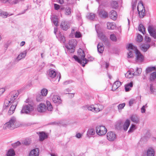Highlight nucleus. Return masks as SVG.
Listing matches in <instances>:
<instances>
[{
  "label": "nucleus",
  "instance_id": "obj_34",
  "mask_svg": "<svg viewBox=\"0 0 156 156\" xmlns=\"http://www.w3.org/2000/svg\"><path fill=\"white\" fill-rule=\"evenodd\" d=\"M98 36L100 39L103 41L105 42L107 40L106 37L102 33L98 34Z\"/></svg>",
  "mask_w": 156,
  "mask_h": 156
},
{
  "label": "nucleus",
  "instance_id": "obj_54",
  "mask_svg": "<svg viewBox=\"0 0 156 156\" xmlns=\"http://www.w3.org/2000/svg\"><path fill=\"white\" fill-rule=\"evenodd\" d=\"M10 105H11V102H10L9 101L5 100L4 101V105L6 107H7L10 105Z\"/></svg>",
  "mask_w": 156,
  "mask_h": 156
},
{
  "label": "nucleus",
  "instance_id": "obj_49",
  "mask_svg": "<svg viewBox=\"0 0 156 156\" xmlns=\"http://www.w3.org/2000/svg\"><path fill=\"white\" fill-rule=\"evenodd\" d=\"M24 0H14L9 2V3L11 5L15 4L18 3L20 1L23 2Z\"/></svg>",
  "mask_w": 156,
  "mask_h": 156
},
{
  "label": "nucleus",
  "instance_id": "obj_17",
  "mask_svg": "<svg viewBox=\"0 0 156 156\" xmlns=\"http://www.w3.org/2000/svg\"><path fill=\"white\" fill-rule=\"evenodd\" d=\"M60 26L62 29L65 30H67L69 27V23L65 21L62 22Z\"/></svg>",
  "mask_w": 156,
  "mask_h": 156
},
{
  "label": "nucleus",
  "instance_id": "obj_42",
  "mask_svg": "<svg viewBox=\"0 0 156 156\" xmlns=\"http://www.w3.org/2000/svg\"><path fill=\"white\" fill-rule=\"evenodd\" d=\"M142 72V69L141 68H137L136 72L134 73V76H139Z\"/></svg>",
  "mask_w": 156,
  "mask_h": 156
},
{
  "label": "nucleus",
  "instance_id": "obj_27",
  "mask_svg": "<svg viewBox=\"0 0 156 156\" xmlns=\"http://www.w3.org/2000/svg\"><path fill=\"white\" fill-rule=\"evenodd\" d=\"M133 86V83L132 82L127 83L125 86V91L126 92L128 91L131 90V88Z\"/></svg>",
  "mask_w": 156,
  "mask_h": 156
},
{
  "label": "nucleus",
  "instance_id": "obj_32",
  "mask_svg": "<svg viewBox=\"0 0 156 156\" xmlns=\"http://www.w3.org/2000/svg\"><path fill=\"white\" fill-rule=\"evenodd\" d=\"M138 30L143 34L145 33V28L142 24H140L139 25L138 27Z\"/></svg>",
  "mask_w": 156,
  "mask_h": 156
},
{
  "label": "nucleus",
  "instance_id": "obj_21",
  "mask_svg": "<svg viewBox=\"0 0 156 156\" xmlns=\"http://www.w3.org/2000/svg\"><path fill=\"white\" fill-rule=\"evenodd\" d=\"M150 47V45L147 44H143L140 46L141 50L144 52H146Z\"/></svg>",
  "mask_w": 156,
  "mask_h": 156
},
{
  "label": "nucleus",
  "instance_id": "obj_26",
  "mask_svg": "<svg viewBox=\"0 0 156 156\" xmlns=\"http://www.w3.org/2000/svg\"><path fill=\"white\" fill-rule=\"evenodd\" d=\"M130 125V122L129 120H126L123 125V129L125 131H126Z\"/></svg>",
  "mask_w": 156,
  "mask_h": 156
},
{
  "label": "nucleus",
  "instance_id": "obj_38",
  "mask_svg": "<svg viewBox=\"0 0 156 156\" xmlns=\"http://www.w3.org/2000/svg\"><path fill=\"white\" fill-rule=\"evenodd\" d=\"M153 85V84L151 83L150 84V92L151 94H155L156 93V89L154 88Z\"/></svg>",
  "mask_w": 156,
  "mask_h": 156
},
{
  "label": "nucleus",
  "instance_id": "obj_36",
  "mask_svg": "<svg viewBox=\"0 0 156 156\" xmlns=\"http://www.w3.org/2000/svg\"><path fill=\"white\" fill-rule=\"evenodd\" d=\"M134 76V73H131V72L130 71H128L125 74L126 77L128 78H130L133 77Z\"/></svg>",
  "mask_w": 156,
  "mask_h": 156
},
{
  "label": "nucleus",
  "instance_id": "obj_61",
  "mask_svg": "<svg viewBox=\"0 0 156 156\" xmlns=\"http://www.w3.org/2000/svg\"><path fill=\"white\" fill-rule=\"evenodd\" d=\"M135 102V100L134 99H131L130 100L129 102V105L130 106H131L133 103Z\"/></svg>",
  "mask_w": 156,
  "mask_h": 156
},
{
  "label": "nucleus",
  "instance_id": "obj_11",
  "mask_svg": "<svg viewBox=\"0 0 156 156\" xmlns=\"http://www.w3.org/2000/svg\"><path fill=\"white\" fill-rule=\"evenodd\" d=\"M47 110V107L44 104L41 103L37 107V110L40 112H44Z\"/></svg>",
  "mask_w": 156,
  "mask_h": 156
},
{
  "label": "nucleus",
  "instance_id": "obj_3",
  "mask_svg": "<svg viewBox=\"0 0 156 156\" xmlns=\"http://www.w3.org/2000/svg\"><path fill=\"white\" fill-rule=\"evenodd\" d=\"M16 118L14 117H12L9 121L4 124L3 126V129H9L12 130L17 127L16 126Z\"/></svg>",
  "mask_w": 156,
  "mask_h": 156
},
{
  "label": "nucleus",
  "instance_id": "obj_29",
  "mask_svg": "<svg viewBox=\"0 0 156 156\" xmlns=\"http://www.w3.org/2000/svg\"><path fill=\"white\" fill-rule=\"evenodd\" d=\"M154 151L152 148H149L147 151V156H154Z\"/></svg>",
  "mask_w": 156,
  "mask_h": 156
},
{
  "label": "nucleus",
  "instance_id": "obj_25",
  "mask_svg": "<svg viewBox=\"0 0 156 156\" xmlns=\"http://www.w3.org/2000/svg\"><path fill=\"white\" fill-rule=\"evenodd\" d=\"M48 76L51 78H53L56 76V73L54 70L50 69L48 73Z\"/></svg>",
  "mask_w": 156,
  "mask_h": 156
},
{
  "label": "nucleus",
  "instance_id": "obj_57",
  "mask_svg": "<svg viewBox=\"0 0 156 156\" xmlns=\"http://www.w3.org/2000/svg\"><path fill=\"white\" fill-rule=\"evenodd\" d=\"M73 82V81L71 80H66L63 82V84L64 85H67Z\"/></svg>",
  "mask_w": 156,
  "mask_h": 156
},
{
  "label": "nucleus",
  "instance_id": "obj_30",
  "mask_svg": "<svg viewBox=\"0 0 156 156\" xmlns=\"http://www.w3.org/2000/svg\"><path fill=\"white\" fill-rule=\"evenodd\" d=\"M39 136L40 140L41 141L43 140L47 137V135L44 132L40 133Z\"/></svg>",
  "mask_w": 156,
  "mask_h": 156
},
{
  "label": "nucleus",
  "instance_id": "obj_15",
  "mask_svg": "<svg viewBox=\"0 0 156 156\" xmlns=\"http://www.w3.org/2000/svg\"><path fill=\"white\" fill-rule=\"evenodd\" d=\"M17 105V102H15L13 105H12L8 112L9 115H11L13 113Z\"/></svg>",
  "mask_w": 156,
  "mask_h": 156
},
{
  "label": "nucleus",
  "instance_id": "obj_52",
  "mask_svg": "<svg viewBox=\"0 0 156 156\" xmlns=\"http://www.w3.org/2000/svg\"><path fill=\"white\" fill-rule=\"evenodd\" d=\"M125 105V103H123L122 104H119L118 106V108L119 110H121L122 108H123L124 107Z\"/></svg>",
  "mask_w": 156,
  "mask_h": 156
},
{
  "label": "nucleus",
  "instance_id": "obj_19",
  "mask_svg": "<svg viewBox=\"0 0 156 156\" xmlns=\"http://www.w3.org/2000/svg\"><path fill=\"white\" fill-rule=\"evenodd\" d=\"M121 85V83L119 81H116L113 84L112 90L113 91H114L116 89L118 88Z\"/></svg>",
  "mask_w": 156,
  "mask_h": 156
},
{
  "label": "nucleus",
  "instance_id": "obj_6",
  "mask_svg": "<svg viewBox=\"0 0 156 156\" xmlns=\"http://www.w3.org/2000/svg\"><path fill=\"white\" fill-rule=\"evenodd\" d=\"M33 110L34 108L33 104H28L23 106L20 113L21 114L23 113L27 114L29 112L32 111Z\"/></svg>",
  "mask_w": 156,
  "mask_h": 156
},
{
  "label": "nucleus",
  "instance_id": "obj_13",
  "mask_svg": "<svg viewBox=\"0 0 156 156\" xmlns=\"http://www.w3.org/2000/svg\"><path fill=\"white\" fill-rule=\"evenodd\" d=\"M52 99L53 102L57 105H59L62 103V100L60 97L58 95H54Z\"/></svg>",
  "mask_w": 156,
  "mask_h": 156
},
{
  "label": "nucleus",
  "instance_id": "obj_1",
  "mask_svg": "<svg viewBox=\"0 0 156 156\" xmlns=\"http://www.w3.org/2000/svg\"><path fill=\"white\" fill-rule=\"evenodd\" d=\"M78 57L77 56L74 55L73 58L75 60L80 63L83 67L87 63L89 60L85 58V54L84 51L81 49H79L78 51Z\"/></svg>",
  "mask_w": 156,
  "mask_h": 156
},
{
  "label": "nucleus",
  "instance_id": "obj_39",
  "mask_svg": "<svg viewBox=\"0 0 156 156\" xmlns=\"http://www.w3.org/2000/svg\"><path fill=\"white\" fill-rule=\"evenodd\" d=\"M8 15V14L6 12L0 10V16L4 18H5L7 17Z\"/></svg>",
  "mask_w": 156,
  "mask_h": 156
},
{
  "label": "nucleus",
  "instance_id": "obj_24",
  "mask_svg": "<svg viewBox=\"0 0 156 156\" xmlns=\"http://www.w3.org/2000/svg\"><path fill=\"white\" fill-rule=\"evenodd\" d=\"M97 49L99 53H101L103 52L104 49V47L102 43H99L97 46Z\"/></svg>",
  "mask_w": 156,
  "mask_h": 156
},
{
  "label": "nucleus",
  "instance_id": "obj_48",
  "mask_svg": "<svg viewBox=\"0 0 156 156\" xmlns=\"http://www.w3.org/2000/svg\"><path fill=\"white\" fill-rule=\"evenodd\" d=\"M59 40L62 43H64L66 41L65 37L63 35L61 34L60 33L59 34Z\"/></svg>",
  "mask_w": 156,
  "mask_h": 156
},
{
  "label": "nucleus",
  "instance_id": "obj_62",
  "mask_svg": "<svg viewBox=\"0 0 156 156\" xmlns=\"http://www.w3.org/2000/svg\"><path fill=\"white\" fill-rule=\"evenodd\" d=\"M30 142L29 140H26L24 142L23 144L26 145H28L30 144Z\"/></svg>",
  "mask_w": 156,
  "mask_h": 156
},
{
  "label": "nucleus",
  "instance_id": "obj_47",
  "mask_svg": "<svg viewBox=\"0 0 156 156\" xmlns=\"http://www.w3.org/2000/svg\"><path fill=\"white\" fill-rule=\"evenodd\" d=\"M110 39L113 41H116L117 40V38L114 34H112L110 35Z\"/></svg>",
  "mask_w": 156,
  "mask_h": 156
},
{
  "label": "nucleus",
  "instance_id": "obj_8",
  "mask_svg": "<svg viewBox=\"0 0 156 156\" xmlns=\"http://www.w3.org/2000/svg\"><path fill=\"white\" fill-rule=\"evenodd\" d=\"M99 106L100 107L96 108L93 105L90 106L87 105L85 106V109H87L88 110L97 113L101 111L103 108V107L101 105H99Z\"/></svg>",
  "mask_w": 156,
  "mask_h": 156
},
{
  "label": "nucleus",
  "instance_id": "obj_44",
  "mask_svg": "<svg viewBox=\"0 0 156 156\" xmlns=\"http://www.w3.org/2000/svg\"><path fill=\"white\" fill-rule=\"evenodd\" d=\"M65 14L66 15H69L71 13V9L70 8L67 7L65 9Z\"/></svg>",
  "mask_w": 156,
  "mask_h": 156
},
{
  "label": "nucleus",
  "instance_id": "obj_20",
  "mask_svg": "<svg viewBox=\"0 0 156 156\" xmlns=\"http://www.w3.org/2000/svg\"><path fill=\"white\" fill-rule=\"evenodd\" d=\"M117 15L116 11L114 10H112L109 13L110 18L113 20H115L117 19Z\"/></svg>",
  "mask_w": 156,
  "mask_h": 156
},
{
  "label": "nucleus",
  "instance_id": "obj_50",
  "mask_svg": "<svg viewBox=\"0 0 156 156\" xmlns=\"http://www.w3.org/2000/svg\"><path fill=\"white\" fill-rule=\"evenodd\" d=\"M52 21L55 26H58V19H57L56 17H54L52 19Z\"/></svg>",
  "mask_w": 156,
  "mask_h": 156
},
{
  "label": "nucleus",
  "instance_id": "obj_14",
  "mask_svg": "<svg viewBox=\"0 0 156 156\" xmlns=\"http://www.w3.org/2000/svg\"><path fill=\"white\" fill-rule=\"evenodd\" d=\"M27 53V50L24 51L20 53L16 58V61L18 62L23 58H24L26 55Z\"/></svg>",
  "mask_w": 156,
  "mask_h": 156
},
{
  "label": "nucleus",
  "instance_id": "obj_16",
  "mask_svg": "<svg viewBox=\"0 0 156 156\" xmlns=\"http://www.w3.org/2000/svg\"><path fill=\"white\" fill-rule=\"evenodd\" d=\"M98 13L99 16L101 18H106L108 17V13L104 10H99Z\"/></svg>",
  "mask_w": 156,
  "mask_h": 156
},
{
  "label": "nucleus",
  "instance_id": "obj_58",
  "mask_svg": "<svg viewBox=\"0 0 156 156\" xmlns=\"http://www.w3.org/2000/svg\"><path fill=\"white\" fill-rule=\"evenodd\" d=\"M147 106L146 105H145L143 106L141 108V112L142 113H145V108H147Z\"/></svg>",
  "mask_w": 156,
  "mask_h": 156
},
{
  "label": "nucleus",
  "instance_id": "obj_64",
  "mask_svg": "<svg viewBox=\"0 0 156 156\" xmlns=\"http://www.w3.org/2000/svg\"><path fill=\"white\" fill-rule=\"evenodd\" d=\"M145 40L147 42H150L151 41V39L149 37L147 36H145Z\"/></svg>",
  "mask_w": 156,
  "mask_h": 156
},
{
  "label": "nucleus",
  "instance_id": "obj_51",
  "mask_svg": "<svg viewBox=\"0 0 156 156\" xmlns=\"http://www.w3.org/2000/svg\"><path fill=\"white\" fill-rule=\"evenodd\" d=\"M143 40V38L141 35L138 34L137 36V41L138 42H141Z\"/></svg>",
  "mask_w": 156,
  "mask_h": 156
},
{
  "label": "nucleus",
  "instance_id": "obj_10",
  "mask_svg": "<svg viewBox=\"0 0 156 156\" xmlns=\"http://www.w3.org/2000/svg\"><path fill=\"white\" fill-rule=\"evenodd\" d=\"M148 31L150 35L154 38H156V30L151 26H149L148 28Z\"/></svg>",
  "mask_w": 156,
  "mask_h": 156
},
{
  "label": "nucleus",
  "instance_id": "obj_23",
  "mask_svg": "<svg viewBox=\"0 0 156 156\" xmlns=\"http://www.w3.org/2000/svg\"><path fill=\"white\" fill-rule=\"evenodd\" d=\"M39 149L36 148L32 150L30 154V156H38Z\"/></svg>",
  "mask_w": 156,
  "mask_h": 156
},
{
  "label": "nucleus",
  "instance_id": "obj_53",
  "mask_svg": "<svg viewBox=\"0 0 156 156\" xmlns=\"http://www.w3.org/2000/svg\"><path fill=\"white\" fill-rule=\"evenodd\" d=\"M66 47L71 53H73L74 51L75 50L74 48H70V47H68V45H66Z\"/></svg>",
  "mask_w": 156,
  "mask_h": 156
},
{
  "label": "nucleus",
  "instance_id": "obj_31",
  "mask_svg": "<svg viewBox=\"0 0 156 156\" xmlns=\"http://www.w3.org/2000/svg\"><path fill=\"white\" fill-rule=\"evenodd\" d=\"M107 25V28L108 29L113 30L116 27L115 25L113 23H108Z\"/></svg>",
  "mask_w": 156,
  "mask_h": 156
},
{
  "label": "nucleus",
  "instance_id": "obj_4",
  "mask_svg": "<svg viewBox=\"0 0 156 156\" xmlns=\"http://www.w3.org/2000/svg\"><path fill=\"white\" fill-rule=\"evenodd\" d=\"M137 9L140 18H143L146 14L145 9L142 1L138 4Z\"/></svg>",
  "mask_w": 156,
  "mask_h": 156
},
{
  "label": "nucleus",
  "instance_id": "obj_60",
  "mask_svg": "<svg viewBox=\"0 0 156 156\" xmlns=\"http://www.w3.org/2000/svg\"><path fill=\"white\" fill-rule=\"evenodd\" d=\"M77 19L79 20L80 21L81 19V14L80 13H78L76 15Z\"/></svg>",
  "mask_w": 156,
  "mask_h": 156
},
{
  "label": "nucleus",
  "instance_id": "obj_12",
  "mask_svg": "<svg viewBox=\"0 0 156 156\" xmlns=\"http://www.w3.org/2000/svg\"><path fill=\"white\" fill-rule=\"evenodd\" d=\"M48 90L46 89L43 88L41 90V96H37V101H40L43 96H46L48 93Z\"/></svg>",
  "mask_w": 156,
  "mask_h": 156
},
{
  "label": "nucleus",
  "instance_id": "obj_35",
  "mask_svg": "<svg viewBox=\"0 0 156 156\" xmlns=\"http://www.w3.org/2000/svg\"><path fill=\"white\" fill-rule=\"evenodd\" d=\"M94 130L93 129H90L88 130L87 133V135L88 136L93 135L95 134Z\"/></svg>",
  "mask_w": 156,
  "mask_h": 156
},
{
  "label": "nucleus",
  "instance_id": "obj_41",
  "mask_svg": "<svg viewBox=\"0 0 156 156\" xmlns=\"http://www.w3.org/2000/svg\"><path fill=\"white\" fill-rule=\"evenodd\" d=\"M95 15L93 13H90L87 16V18L91 20H93L95 17Z\"/></svg>",
  "mask_w": 156,
  "mask_h": 156
},
{
  "label": "nucleus",
  "instance_id": "obj_63",
  "mask_svg": "<svg viewBox=\"0 0 156 156\" xmlns=\"http://www.w3.org/2000/svg\"><path fill=\"white\" fill-rule=\"evenodd\" d=\"M54 5L55 9V10H58L59 9L60 6L59 5H58L56 4H54Z\"/></svg>",
  "mask_w": 156,
  "mask_h": 156
},
{
  "label": "nucleus",
  "instance_id": "obj_37",
  "mask_svg": "<svg viewBox=\"0 0 156 156\" xmlns=\"http://www.w3.org/2000/svg\"><path fill=\"white\" fill-rule=\"evenodd\" d=\"M46 103L47 106V109L48 111H52L53 109V107L50 102L49 101H46Z\"/></svg>",
  "mask_w": 156,
  "mask_h": 156
},
{
  "label": "nucleus",
  "instance_id": "obj_7",
  "mask_svg": "<svg viewBox=\"0 0 156 156\" xmlns=\"http://www.w3.org/2000/svg\"><path fill=\"white\" fill-rule=\"evenodd\" d=\"M97 133L99 136H102L105 135L107 132V129L102 126H98L96 128Z\"/></svg>",
  "mask_w": 156,
  "mask_h": 156
},
{
  "label": "nucleus",
  "instance_id": "obj_55",
  "mask_svg": "<svg viewBox=\"0 0 156 156\" xmlns=\"http://www.w3.org/2000/svg\"><path fill=\"white\" fill-rule=\"evenodd\" d=\"M20 144V143L19 141H18L12 144V146L14 148H16Z\"/></svg>",
  "mask_w": 156,
  "mask_h": 156
},
{
  "label": "nucleus",
  "instance_id": "obj_33",
  "mask_svg": "<svg viewBox=\"0 0 156 156\" xmlns=\"http://www.w3.org/2000/svg\"><path fill=\"white\" fill-rule=\"evenodd\" d=\"M156 78V72H154L151 73L150 76V80L152 81L154 80Z\"/></svg>",
  "mask_w": 156,
  "mask_h": 156
},
{
  "label": "nucleus",
  "instance_id": "obj_45",
  "mask_svg": "<svg viewBox=\"0 0 156 156\" xmlns=\"http://www.w3.org/2000/svg\"><path fill=\"white\" fill-rule=\"evenodd\" d=\"M112 7L114 9H116L118 7V3L115 1H113L111 3Z\"/></svg>",
  "mask_w": 156,
  "mask_h": 156
},
{
  "label": "nucleus",
  "instance_id": "obj_5",
  "mask_svg": "<svg viewBox=\"0 0 156 156\" xmlns=\"http://www.w3.org/2000/svg\"><path fill=\"white\" fill-rule=\"evenodd\" d=\"M18 95V93L16 91H13L11 93L9 96L11 104L13 105L15 102H17V104H18V101L17 98Z\"/></svg>",
  "mask_w": 156,
  "mask_h": 156
},
{
  "label": "nucleus",
  "instance_id": "obj_59",
  "mask_svg": "<svg viewBox=\"0 0 156 156\" xmlns=\"http://www.w3.org/2000/svg\"><path fill=\"white\" fill-rule=\"evenodd\" d=\"M81 36V34L80 32L76 31L75 34V37L76 38L80 37Z\"/></svg>",
  "mask_w": 156,
  "mask_h": 156
},
{
  "label": "nucleus",
  "instance_id": "obj_28",
  "mask_svg": "<svg viewBox=\"0 0 156 156\" xmlns=\"http://www.w3.org/2000/svg\"><path fill=\"white\" fill-rule=\"evenodd\" d=\"M156 70L155 67H147L146 69V73L147 74L151 72Z\"/></svg>",
  "mask_w": 156,
  "mask_h": 156
},
{
  "label": "nucleus",
  "instance_id": "obj_56",
  "mask_svg": "<svg viewBox=\"0 0 156 156\" xmlns=\"http://www.w3.org/2000/svg\"><path fill=\"white\" fill-rule=\"evenodd\" d=\"M129 53L128 54V58H132L133 57V53L132 51H134V50H133L131 49L130 50H129Z\"/></svg>",
  "mask_w": 156,
  "mask_h": 156
},
{
  "label": "nucleus",
  "instance_id": "obj_40",
  "mask_svg": "<svg viewBox=\"0 0 156 156\" xmlns=\"http://www.w3.org/2000/svg\"><path fill=\"white\" fill-rule=\"evenodd\" d=\"M7 156H14L15 155V152L13 149L9 150L7 152Z\"/></svg>",
  "mask_w": 156,
  "mask_h": 156
},
{
  "label": "nucleus",
  "instance_id": "obj_43",
  "mask_svg": "<svg viewBox=\"0 0 156 156\" xmlns=\"http://www.w3.org/2000/svg\"><path fill=\"white\" fill-rule=\"evenodd\" d=\"M122 122L121 121L117 122L115 123V127L118 129H120L122 127Z\"/></svg>",
  "mask_w": 156,
  "mask_h": 156
},
{
  "label": "nucleus",
  "instance_id": "obj_22",
  "mask_svg": "<svg viewBox=\"0 0 156 156\" xmlns=\"http://www.w3.org/2000/svg\"><path fill=\"white\" fill-rule=\"evenodd\" d=\"M76 44V41L75 39H72L69 41L68 45V47H70V48H75Z\"/></svg>",
  "mask_w": 156,
  "mask_h": 156
},
{
  "label": "nucleus",
  "instance_id": "obj_18",
  "mask_svg": "<svg viewBox=\"0 0 156 156\" xmlns=\"http://www.w3.org/2000/svg\"><path fill=\"white\" fill-rule=\"evenodd\" d=\"M131 120L136 124H139L140 123L139 118L135 115H132L130 117Z\"/></svg>",
  "mask_w": 156,
  "mask_h": 156
},
{
  "label": "nucleus",
  "instance_id": "obj_2",
  "mask_svg": "<svg viewBox=\"0 0 156 156\" xmlns=\"http://www.w3.org/2000/svg\"><path fill=\"white\" fill-rule=\"evenodd\" d=\"M127 49L128 50L131 49L134 50L136 55V61L137 62H142L144 60V57L143 55L139 51L135 46L133 45L132 44H129L126 46Z\"/></svg>",
  "mask_w": 156,
  "mask_h": 156
},
{
  "label": "nucleus",
  "instance_id": "obj_9",
  "mask_svg": "<svg viewBox=\"0 0 156 156\" xmlns=\"http://www.w3.org/2000/svg\"><path fill=\"white\" fill-rule=\"evenodd\" d=\"M107 139L109 141H113L116 138V134L112 132H109L107 133Z\"/></svg>",
  "mask_w": 156,
  "mask_h": 156
},
{
  "label": "nucleus",
  "instance_id": "obj_46",
  "mask_svg": "<svg viewBox=\"0 0 156 156\" xmlns=\"http://www.w3.org/2000/svg\"><path fill=\"white\" fill-rule=\"evenodd\" d=\"M136 129L135 126L134 124H132L129 130L128 131L129 133H131L133 132Z\"/></svg>",
  "mask_w": 156,
  "mask_h": 156
}]
</instances>
